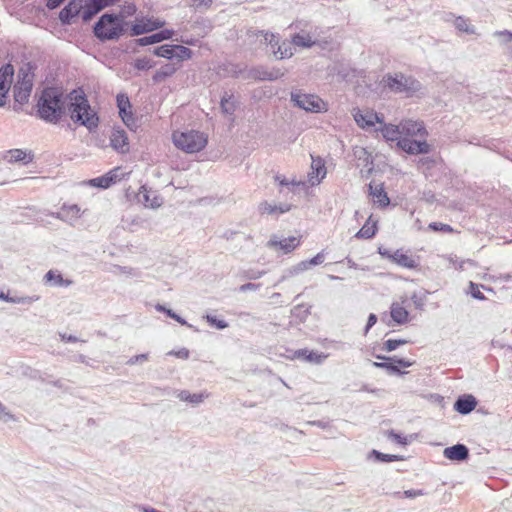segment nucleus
I'll list each match as a JSON object with an SVG mask.
<instances>
[{
  "mask_svg": "<svg viewBox=\"0 0 512 512\" xmlns=\"http://www.w3.org/2000/svg\"><path fill=\"white\" fill-rule=\"evenodd\" d=\"M66 112L71 121L85 127L89 132L95 131L100 124L98 112L92 108L82 88L73 89L66 95Z\"/></svg>",
  "mask_w": 512,
  "mask_h": 512,
  "instance_id": "obj_1",
  "label": "nucleus"
},
{
  "mask_svg": "<svg viewBox=\"0 0 512 512\" xmlns=\"http://www.w3.org/2000/svg\"><path fill=\"white\" fill-rule=\"evenodd\" d=\"M66 105V96L59 88L45 87L36 104V116L46 123L58 124L66 114Z\"/></svg>",
  "mask_w": 512,
  "mask_h": 512,
  "instance_id": "obj_2",
  "label": "nucleus"
},
{
  "mask_svg": "<svg viewBox=\"0 0 512 512\" xmlns=\"http://www.w3.org/2000/svg\"><path fill=\"white\" fill-rule=\"evenodd\" d=\"M128 23L121 13L105 12L93 25V35L100 42L118 41L127 30Z\"/></svg>",
  "mask_w": 512,
  "mask_h": 512,
  "instance_id": "obj_3",
  "label": "nucleus"
},
{
  "mask_svg": "<svg viewBox=\"0 0 512 512\" xmlns=\"http://www.w3.org/2000/svg\"><path fill=\"white\" fill-rule=\"evenodd\" d=\"M382 83L390 92L404 95L407 98L416 96L423 89L419 80L401 72L385 74Z\"/></svg>",
  "mask_w": 512,
  "mask_h": 512,
  "instance_id": "obj_4",
  "label": "nucleus"
},
{
  "mask_svg": "<svg viewBox=\"0 0 512 512\" xmlns=\"http://www.w3.org/2000/svg\"><path fill=\"white\" fill-rule=\"evenodd\" d=\"M172 138L174 145L186 153L199 152L207 145V136L196 130L174 132Z\"/></svg>",
  "mask_w": 512,
  "mask_h": 512,
  "instance_id": "obj_5",
  "label": "nucleus"
},
{
  "mask_svg": "<svg viewBox=\"0 0 512 512\" xmlns=\"http://www.w3.org/2000/svg\"><path fill=\"white\" fill-rule=\"evenodd\" d=\"M374 356L376 359H379L381 361L372 362V366L375 368L384 369L391 375H405L407 374V372L401 370V368H408L413 366L414 364V361L405 358H399L396 356L389 357L379 354H375Z\"/></svg>",
  "mask_w": 512,
  "mask_h": 512,
  "instance_id": "obj_6",
  "label": "nucleus"
},
{
  "mask_svg": "<svg viewBox=\"0 0 512 512\" xmlns=\"http://www.w3.org/2000/svg\"><path fill=\"white\" fill-rule=\"evenodd\" d=\"M291 102H293L294 106L307 112L320 113L327 110L323 100L313 94H302L298 91H292Z\"/></svg>",
  "mask_w": 512,
  "mask_h": 512,
  "instance_id": "obj_7",
  "label": "nucleus"
},
{
  "mask_svg": "<svg viewBox=\"0 0 512 512\" xmlns=\"http://www.w3.org/2000/svg\"><path fill=\"white\" fill-rule=\"evenodd\" d=\"M378 253L382 258L388 259L403 268L415 269L419 265L418 261L412 256L408 255L407 252H404L403 249H397L396 251L392 252L383 246H379Z\"/></svg>",
  "mask_w": 512,
  "mask_h": 512,
  "instance_id": "obj_8",
  "label": "nucleus"
},
{
  "mask_svg": "<svg viewBox=\"0 0 512 512\" xmlns=\"http://www.w3.org/2000/svg\"><path fill=\"white\" fill-rule=\"evenodd\" d=\"M397 147L409 155L428 154L431 152V145L426 140H415L409 137L399 138Z\"/></svg>",
  "mask_w": 512,
  "mask_h": 512,
  "instance_id": "obj_9",
  "label": "nucleus"
},
{
  "mask_svg": "<svg viewBox=\"0 0 512 512\" xmlns=\"http://www.w3.org/2000/svg\"><path fill=\"white\" fill-rule=\"evenodd\" d=\"M14 73L15 69L11 63H6L0 67V107L6 105V99L11 88Z\"/></svg>",
  "mask_w": 512,
  "mask_h": 512,
  "instance_id": "obj_10",
  "label": "nucleus"
},
{
  "mask_svg": "<svg viewBox=\"0 0 512 512\" xmlns=\"http://www.w3.org/2000/svg\"><path fill=\"white\" fill-rule=\"evenodd\" d=\"M116 105L118 113L123 123L130 127L135 124V118L132 112V104L129 97L125 93H118L116 96Z\"/></svg>",
  "mask_w": 512,
  "mask_h": 512,
  "instance_id": "obj_11",
  "label": "nucleus"
},
{
  "mask_svg": "<svg viewBox=\"0 0 512 512\" xmlns=\"http://www.w3.org/2000/svg\"><path fill=\"white\" fill-rule=\"evenodd\" d=\"M33 83L28 84H14L13 86V110L15 112H20L22 110V106L28 103L32 89Z\"/></svg>",
  "mask_w": 512,
  "mask_h": 512,
  "instance_id": "obj_12",
  "label": "nucleus"
},
{
  "mask_svg": "<svg viewBox=\"0 0 512 512\" xmlns=\"http://www.w3.org/2000/svg\"><path fill=\"white\" fill-rule=\"evenodd\" d=\"M83 0H70L59 13V20L63 25H69L77 16L81 17V9H83Z\"/></svg>",
  "mask_w": 512,
  "mask_h": 512,
  "instance_id": "obj_13",
  "label": "nucleus"
},
{
  "mask_svg": "<svg viewBox=\"0 0 512 512\" xmlns=\"http://www.w3.org/2000/svg\"><path fill=\"white\" fill-rule=\"evenodd\" d=\"M163 24L164 22L159 21L158 19H137L130 27V35L139 36L157 30L162 27Z\"/></svg>",
  "mask_w": 512,
  "mask_h": 512,
  "instance_id": "obj_14",
  "label": "nucleus"
},
{
  "mask_svg": "<svg viewBox=\"0 0 512 512\" xmlns=\"http://www.w3.org/2000/svg\"><path fill=\"white\" fill-rule=\"evenodd\" d=\"M401 130V136H427L428 132L422 121H415L411 119L403 120L399 124Z\"/></svg>",
  "mask_w": 512,
  "mask_h": 512,
  "instance_id": "obj_15",
  "label": "nucleus"
},
{
  "mask_svg": "<svg viewBox=\"0 0 512 512\" xmlns=\"http://www.w3.org/2000/svg\"><path fill=\"white\" fill-rule=\"evenodd\" d=\"M477 403L476 397L472 394H462L455 400L453 408L461 415H468L476 408Z\"/></svg>",
  "mask_w": 512,
  "mask_h": 512,
  "instance_id": "obj_16",
  "label": "nucleus"
},
{
  "mask_svg": "<svg viewBox=\"0 0 512 512\" xmlns=\"http://www.w3.org/2000/svg\"><path fill=\"white\" fill-rule=\"evenodd\" d=\"M443 455L450 461L463 462L469 459V448L462 443H457L446 447Z\"/></svg>",
  "mask_w": 512,
  "mask_h": 512,
  "instance_id": "obj_17",
  "label": "nucleus"
},
{
  "mask_svg": "<svg viewBox=\"0 0 512 512\" xmlns=\"http://www.w3.org/2000/svg\"><path fill=\"white\" fill-rule=\"evenodd\" d=\"M110 145L117 151H128L129 143L126 131L122 128H114L110 136Z\"/></svg>",
  "mask_w": 512,
  "mask_h": 512,
  "instance_id": "obj_18",
  "label": "nucleus"
},
{
  "mask_svg": "<svg viewBox=\"0 0 512 512\" xmlns=\"http://www.w3.org/2000/svg\"><path fill=\"white\" fill-rule=\"evenodd\" d=\"M327 356L323 353H317L308 349L295 350L291 356V359H298L303 362H310L315 364H321Z\"/></svg>",
  "mask_w": 512,
  "mask_h": 512,
  "instance_id": "obj_19",
  "label": "nucleus"
},
{
  "mask_svg": "<svg viewBox=\"0 0 512 512\" xmlns=\"http://www.w3.org/2000/svg\"><path fill=\"white\" fill-rule=\"evenodd\" d=\"M138 202L142 203L145 207L158 208L162 204V198L154 194L151 198V191L146 186H141L137 194Z\"/></svg>",
  "mask_w": 512,
  "mask_h": 512,
  "instance_id": "obj_20",
  "label": "nucleus"
},
{
  "mask_svg": "<svg viewBox=\"0 0 512 512\" xmlns=\"http://www.w3.org/2000/svg\"><path fill=\"white\" fill-rule=\"evenodd\" d=\"M83 9H81V18L84 22L90 21L95 15L104 9L98 0H83Z\"/></svg>",
  "mask_w": 512,
  "mask_h": 512,
  "instance_id": "obj_21",
  "label": "nucleus"
},
{
  "mask_svg": "<svg viewBox=\"0 0 512 512\" xmlns=\"http://www.w3.org/2000/svg\"><path fill=\"white\" fill-rule=\"evenodd\" d=\"M245 72L246 67L232 62L223 63L218 68V73L224 77L243 78Z\"/></svg>",
  "mask_w": 512,
  "mask_h": 512,
  "instance_id": "obj_22",
  "label": "nucleus"
},
{
  "mask_svg": "<svg viewBox=\"0 0 512 512\" xmlns=\"http://www.w3.org/2000/svg\"><path fill=\"white\" fill-rule=\"evenodd\" d=\"M44 282L52 287H69L73 284V281L64 278L58 270H49L44 275Z\"/></svg>",
  "mask_w": 512,
  "mask_h": 512,
  "instance_id": "obj_23",
  "label": "nucleus"
},
{
  "mask_svg": "<svg viewBox=\"0 0 512 512\" xmlns=\"http://www.w3.org/2000/svg\"><path fill=\"white\" fill-rule=\"evenodd\" d=\"M299 243L300 241L294 236L279 241L274 237L268 241L267 245L269 247H279L284 253H290L299 245Z\"/></svg>",
  "mask_w": 512,
  "mask_h": 512,
  "instance_id": "obj_24",
  "label": "nucleus"
},
{
  "mask_svg": "<svg viewBox=\"0 0 512 512\" xmlns=\"http://www.w3.org/2000/svg\"><path fill=\"white\" fill-rule=\"evenodd\" d=\"M35 66L31 62L24 63L18 70L15 84H28L34 81Z\"/></svg>",
  "mask_w": 512,
  "mask_h": 512,
  "instance_id": "obj_25",
  "label": "nucleus"
},
{
  "mask_svg": "<svg viewBox=\"0 0 512 512\" xmlns=\"http://www.w3.org/2000/svg\"><path fill=\"white\" fill-rule=\"evenodd\" d=\"M312 173L310 175V182L312 185L319 184L321 180L326 176V167L322 159H313L311 165Z\"/></svg>",
  "mask_w": 512,
  "mask_h": 512,
  "instance_id": "obj_26",
  "label": "nucleus"
},
{
  "mask_svg": "<svg viewBox=\"0 0 512 512\" xmlns=\"http://www.w3.org/2000/svg\"><path fill=\"white\" fill-rule=\"evenodd\" d=\"M179 67H177L174 63H166L162 65L152 76V80L154 83H161L167 78L171 77L176 73Z\"/></svg>",
  "mask_w": 512,
  "mask_h": 512,
  "instance_id": "obj_27",
  "label": "nucleus"
},
{
  "mask_svg": "<svg viewBox=\"0 0 512 512\" xmlns=\"http://www.w3.org/2000/svg\"><path fill=\"white\" fill-rule=\"evenodd\" d=\"M390 315L392 320L398 324L403 325L409 321V312L399 303H392L390 307Z\"/></svg>",
  "mask_w": 512,
  "mask_h": 512,
  "instance_id": "obj_28",
  "label": "nucleus"
},
{
  "mask_svg": "<svg viewBox=\"0 0 512 512\" xmlns=\"http://www.w3.org/2000/svg\"><path fill=\"white\" fill-rule=\"evenodd\" d=\"M369 191L370 194L376 199V202L379 207L385 208L390 204V199L382 184L373 187V185L370 183Z\"/></svg>",
  "mask_w": 512,
  "mask_h": 512,
  "instance_id": "obj_29",
  "label": "nucleus"
},
{
  "mask_svg": "<svg viewBox=\"0 0 512 512\" xmlns=\"http://www.w3.org/2000/svg\"><path fill=\"white\" fill-rule=\"evenodd\" d=\"M377 130L381 132L383 138L386 139L387 141H396L397 143L398 139L403 137L401 136V130L399 125L384 123Z\"/></svg>",
  "mask_w": 512,
  "mask_h": 512,
  "instance_id": "obj_30",
  "label": "nucleus"
},
{
  "mask_svg": "<svg viewBox=\"0 0 512 512\" xmlns=\"http://www.w3.org/2000/svg\"><path fill=\"white\" fill-rule=\"evenodd\" d=\"M80 217V207L76 204L63 205L61 210L58 212V218L61 220L72 222Z\"/></svg>",
  "mask_w": 512,
  "mask_h": 512,
  "instance_id": "obj_31",
  "label": "nucleus"
},
{
  "mask_svg": "<svg viewBox=\"0 0 512 512\" xmlns=\"http://www.w3.org/2000/svg\"><path fill=\"white\" fill-rule=\"evenodd\" d=\"M192 28L204 37L213 29V23L209 18L198 16L193 20Z\"/></svg>",
  "mask_w": 512,
  "mask_h": 512,
  "instance_id": "obj_32",
  "label": "nucleus"
},
{
  "mask_svg": "<svg viewBox=\"0 0 512 512\" xmlns=\"http://www.w3.org/2000/svg\"><path fill=\"white\" fill-rule=\"evenodd\" d=\"M368 459L374 461V462H380V463H389V462H395L403 460V456L395 455V454H385L382 453L376 449H373L368 454Z\"/></svg>",
  "mask_w": 512,
  "mask_h": 512,
  "instance_id": "obj_33",
  "label": "nucleus"
},
{
  "mask_svg": "<svg viewBox=\"0 0 512 512\" xmlns=\"http://www.w3.org/2000/svg\"><path fill=\"white\" fill-rule=\"evenodd\" d=\"M177 397L183 402H188L192 405H198L202 403L204 399L208 397V395L203 392L191 394L188 390H181L178 392Z\"/></svg>",
  "mask_w": 512,
  "mask_h": 512,
  "instance_id": "obj_34",
  "label": "nucleus"
},
{
  "mask_svg": "<svg viewBox=\"0 0 512 512\" xmlns=\"http://www.w3.org/2000/svg\"><path fill=\"white\" fill-rule=\"evenodd\" d=\"M291 209V205L289 204H280V205H272L267 201L260 203L259 212L261 214H274L276 212L285 213Z\"/></svg>",
  "mask_w": 512,
  "mask_h": 512,
  "instance_id": "obj_35",
  "label": "nucleus"
},
{
  "mask_svg": "<svg viewBox=\"0 0 512 512\" xmlns=\"http://www.w3.org/2000/svg\"><path fill=\"white\" fill-rule=\"evenodd\" d=\"M8 154L10 156L8 161L11 163L22 162L24 164H28L33 160L31 152L27 153L22 149H11L8 151Z\"/></svg>",
  "mask_w": 512,
  "mask_h": 512,
  "instance_id": "obj_36",
  "label": "nucleus"
},
{
  "mask_svg": "<svg viewBox=\"0 0 512 512\" xmlns=\"http://www.w3.org/2000/svg\"><path fill=\"white\" fill-rule=\"evenodd\" d=\"M293 45L294 44L292 43V41H283L282 43H280V45H278V48L276 50H273V54L276 57V59L282 60L292 57L294 54Z\"/></svg>",
  "mask_w": 512,
  "mask_h": 512,
  "instance_id": "obj_37",
  "label": "nucleus"
},
{
  "mask_svg": "<svg viewBox=\"0 0 512 512\" xmlns=\"http://www.w3.org/2000/svg\"><path fill=\"white\" fill-rule=\"evenodd\" d=\"M266 76H267V68L260 65V66L252 67L249 70H246L245 75H243V79L266 81Z\"/></svg>",
  "mask_w": 512,
  "mask_h": 512,
  "instance_id": "obj_38",
  "label": "nucleus"
},
{
  "mask_svg": "<svg viewBox=\"0 0 512 512\" xmlns=\"http://www.w3.org/2000/svg\"><path fill=\"white\" fill-rule=\"evenodd\" d=\"M377 230L378 227L376 222H374L371 225H369V223L366 222L355 234V237L358 239H371L376 235Z\"/></svg>",
  "mask_w": 512,
  "mask_h": 512,
  "instance_id": "obj_39",
  "label": "nucleus"
},
{
  "mask_svg": "<svg viewBox=\"0 0 512 512\" xmlns=\"http://www.w3.org/2000/svg\"><path fill=\"white\" fill-rule=\"evenodd\" d=\"M174 51L173 60H177L178 63L189 60L193 56V51L190 48L182 45L175 44Z\"/></svg>",
  "mask_w": 512,
  "mask_h": 512,
  "instance_id": "obj_40",
  "label": "nucleus"
},
{
  "mask_svg": "<svg viewBox=\"0 0 512 512\" xmlns=\"http://www.w3.org/2000/svg\"><path fill=\"white\" fill-rule=\"evenodd\" d=\"M369 113L370 112H367V113H363L361 110L357 109L354 114H353V117H354V120L356 122V124L362 128V129H369L371 127H373V121L371 118H369Z\"/></svg>",
  "mask_w": 512,
  "mask_h": 512,
  "instance_id": "obj_41",
  "label": "nucleus"
},
{
  "mask_svg": "<svg viewBox=\"0 0 512 512\" xmlns=\"http://www.w3.org/2000/svg\"><path fill=\"white\" fill-rule=\"evenodd\" d=\"M175 44H163L153 49V54L158 57H163L168 60H173Z\"/></svg>",
  "mask_w": 512,
  "mask_h": 512,
  "instance_id": "obj_42",
  "label": "nucleus"
},
{
  "mask_svg": "<svg viewBox=\"0 0 512 512\" xmlns=\"http://www.w3.org/2000/svg\"><path fill=\"white\" fill-rule=\"evenodd\" d=\"M233 95L227 92L221 97L220 108L224 114L232 115L235 112V104L232 101Z\"/></svg>",
  "mask_w": 512,
  "mask_h": 512,
  "instance_id": "obj_43",
  "label": "nucleus"
},
{
  "mask_svg": "<svg viewBox=\"0 0 512 512\" xmlns=\"http://www.w3.org/2000/svg\"><path fill=\"white\" fill-rule=\"evenodd\" d=\"M292 43L295 46L303 48H311L315 44V42L311 39L309 35H304L301 33H295L292 36Z\"/></svg>",
  "mask_w": 512,
  "mask_h": 512,
  "instance_id": "obj_44",
  "label": "nucleus"
},
{
  "mask_svg": "<svg viewBox=\"0 0 512 512\" xmlns=\"http://www.w3.org/2000/svg\"><path fill=\"white\" fill-rule=\"evenodd\" d=\"M454 25H455V28L457 30H459L460 32H465L467 34H474L475 33L474 27L471 26L468 23V20L465 17H463V16L456 17L455 20H454Z\"/></svg>",
  "mask_w": 512,
  "mask_h": 512,
  "instance_id": "obj_45",
  "label": "nucleus"
},
{
  "mask_svg": "<svg viewBox=\"0 0 512 512\" xmlns=\"http://www.w3.org/2000/svg\"><path fill=\"white\" fill-rule=\"evenodd\" d=\"M203 318L210 326L215 327L218 330H223L228 327V323L225 320L219 319L215 315L206 314Z\"/></svg>",
  "mask_w": 512,
  "mask_h": 512,
  "instance_id": "obj_46",
  "label": "nucleus"
},
{
  "mask_svg": "<svg viewBox=\"0 0 512 512\" xmlns=\"http://www.w3.org/2000/svg\"><path fill=\"white\" fill-rule=\"evenodd\" d=\"M408 343L406 339H388L383 343L382 349L386 352H392L398 347Z\"/></svg>",
  "mask_w": 512,
  "mask_h": 512,
  "instance_id": "obj_47",
  "label": "nucleus"
},
{
  "mask_svg": "<svg viewBox=\"0 0 512 512\" xmlns=\"http://www.w3.org/2000/svg\"><path fill=\"white\" fill-rule=\"evenodd\" d=\"M88 183L92 187L101 188V189H107L112 186L110 184V180L107 179L105 174L102 176L90 179Z\"/></svg>",
  "mask_w": 512,
  "mask_h": 512,
  "instance_id": "obj_48",
  "label": "nucleus"
},
{
  "mask_svg": "<svg viewBox=\"0 0 512 512\" xmlns=\"http://www.w3.org/2000/svg\"><path fill=\"white\" fill-rule=\"evenodd\" d=\"M155 65V62H153L150 58L142 57L137 58L134 61V68L137 70H149L153 68Z\"/></svg>",
  "mask_w": 512,
  "mask_h": 512,
  "instance_id": "obj_49",
  "label": "nucleus"
},
{
  "mask_svg": "<svg viewBox=\"0 0 512 512\" xmlns=\"http://www.w3.org/2000/svg\"><path fill=\"white\" fill-rule=\"evenodd\" d=\"M424 491L422 489H409V490H405L404 492H395L394 493V497L396 498H416L418 496H422L424 495Z\"/></svg>",
  "mask_w": 512,
  "mask_h": 512,
  "instance_id": "obj_50",
  "label": "nucleus"
},
{
  "mask_svg": "<svg viewBox=\"0 0 512 512\" xmlns=\"http://www.w3.org/2000/svg\"><path fill=\"white\" fill-rule=\"evenodd\" d=\"M212 0H186V5L194 7L196 10L208 9L211 7Z\"/></svg>",
  "mask_w": 512,
  "mask_h": 512,
  "instance_id": "obj_51",
  "label": "nucleus"
},
{
  "mask_svg": "<svg viewBox=\"0 0 512 512\" xmlns=\"http://www.w3.org/2000/svg\"><path fill=\"white\" fill-rule=\"evenodd\" d=\"M303 308H304L303 304L295 306L291 310L292 315L295 317H298L302 321H304L311 314V312H310L311 306L307 307L304 310H303Z\"/></svg>",
  "mask_w": 512,
  "mask_h": 512,
  "instance_id": "obj_52",
  "label": "nucleus"
},
{
  "mask_svg": "<svg viewBox=\"0 0 512 512\" xmlns=\"http://www.w3.org/2000/svg\"><path fill=\"white\" fill-rule=\"evenodd\" d=\"M428 228L434 232L442 233H451L453 231V228L450 225L441 222H431L428 225Z\"/></svg>",
  "mask_w": 512,
  "mask_h": 512,
  "instance_id": "obj_53",
  "label": "nucleus"
},
{
  "mask_svg": "<svg viewBox=\"0 0 512 512\" xmlns=\"http://www.w3.org/2000/svg\"><path fill=\"white\" fill-rule=\"evenodd\" d=\"M477 144L479 146H483L491 151L501 153V151H500L501 142L497 139H484L483 143H477Z\"/></svg>",
  "mask_w": 512,
  "mask_h": 512,
  "instance_id": "obj_54",
  "label": "nucleus"
},
{
  "mask_svg": "<svg viewBox=\"0 0 512 512\" xmlns=\"http://www.w3.org/2000/svg\"><path fill=\"white\" fill-rule=\"evenodd\" d=\"M39 298L40 297L38 295L25 296V297L13 296V298L10 299V303L30 305L33 302L38 301Z\"/></svg>",
  "mask_w": 512,
  "mask_h": 512,
  "instance_id": "obj_55",
  "label": "nucleus"
},
{
  "mask_svg": "<svg viewBox=\"0 0 512 512\" xmlns=\"http://www.w3.org/2000/svg\"><path fill=\"white\" fill-rule=\"evenodd\" d=\"M387 435H388L389 439H391L392 441L396 442L397 444H400V445H403V446L408 444L407 437L404 436L401 433L396 432L393 429L389 430Z\"/></svg>",
  "mask_w": 512,
  "mask_h": 512,
  "instance_id": "obj_56",
  "label": "nucleus"
},
{
  "mask_svg": "<svg viewBox=\"0 0 512 512\" xmlns=\"http://www.w3.org/2000/svg\"><path fill=\"white\" fill-rule=\"evenodd\" d=\"M135 42H136V45L141 46V47L158 43L155 33L150 34L148 36L138 38L135 40Z\"/></svg>",
  "mask_w": 512,
  "mask_h": 512,
  "instance_id": "obj_57",
  "label": "nucleus"
},
{
  "mask_svg": "<svg viewBox=\"0 0 512 512\" xmlns=\"http://www.w3.org/2000/svg\"><path fill=\"white\" fill-rule=\"evenodd\" d=\"M469 293L470 295L477 300L483 301L486 299L485 295L480 291L479 285L474 282L469 283Z\"/></svg>",
  "mask_w": 512,
  "mask_h": 512,
  "instance_id": "obj_58",
  "label": "nucleus"
},
{
  "mask_svg": "<svg viewBox=\"0 0 512 512\" xmlns=\"http://www.w3.org/2000/svg\"><path fill=\"white\" fill-rule=\"evenodd\" d=\"M411 300H412V302L414 304V307L417 310H423L424 309V306L426 304V295L425 294L418 295L417 293H414L411 296Z\"/></svg>",
  "mask_w": 512,
  "mask_h": 512,
  "instance_id": "obj_59",
  "label": "nucleus"
},
{
  "mask_svg": "<svg viewBox=\"0 0 512 512\" xmlns=\"http://www.w3.org/2000/svg\"><path fill=\"white\" fill-rule=\"evenodd\" d=\"M265 273L266 272L264 270L248 269L243 271V277L250 280H256L261 278Z\"/></svg>",
  "mask_w": 512,
  "mask_h": 512,
  "instance_id": "obj_60",
  "label": "nucleus"
},
{
  "mask_svg": "<svg viewBox=\"0 0 512 512\" xmlns=\"http://www.w3.org/2000/svg\"><path fill=\"white\" fill-rule=\"evenodd\" d=\"M158 43L169 40L173 37L174 31L172 29H162L155 32Z\"/></svg>",
  "mask_w": 512,
  "mask_h": 512,
  "instance_id": "obj_61",
  "label": "nucleus"
},
{
  "mask_svg": "<svg viewBox=\"0 0 512 512\" xmlns=\"http://www.w3.org/2000/svg\"><path fill=\"white\" fill-rule=\"evenodd\" d=\"M284 76V72L279 68L267 69L266 81H275Z\"/></svg>",
  "mask_w": 512,
  "mask_h": 512,
  "instance_id": "obj_62",
  "label": "nucleus"
},
{
  "mask_svg": "<svg viewBox=\"0 0 512 512\" xmlns=\"http://www.w3.org/2000/svg\"><path fill=\"white\" fill-rule=\"evenodd\" d=\"M495 36L499 37L501 42L504 44H508L512 42V32L508 30L496 31L494 33Z\"/></svg>",
  "mask_w": 512,
  "mask_h": 512,
  "instance_id": "obj_63",
  "label": "nucleus"
},
{
  "mask_svg": "<svg viewBox=\"0 0 512 512\" xmlns=\"http://www.w3.org/2000/svg\"><path fill=\"white\" fill-rule=\"evenodd\" d=\"M436 164V161L432 157H423L418 160V166L424 167L427 170L432 169Z\"/></svg>",
  "mask_w": 512,
  "mask_h": 512,
  "instance_id": "obj_64",
  "label": "nucleus"
}]
</instances>
